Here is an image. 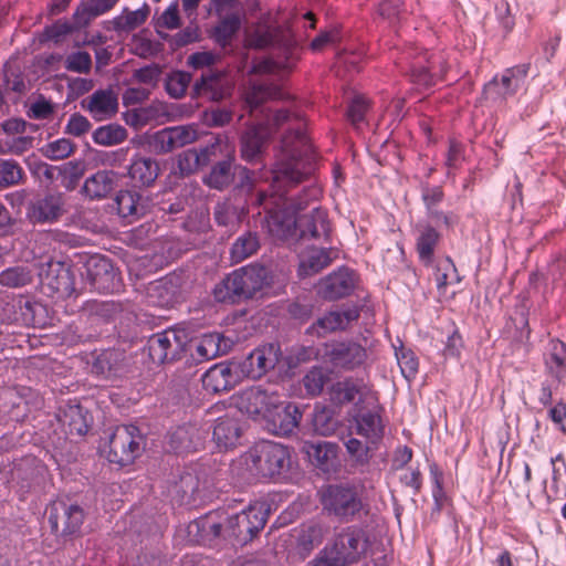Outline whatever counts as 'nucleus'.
Masks as SVG:
<instances>
[{"instance_id": "nucleus-1", "label": "nucleus", "mask_w": 566, "mask_h": 566, "mask_svg": "<svg viewBox=\"0 0 566 566\" xmlns=\"http://www.w3.org/2000/svg\"><path fill=\"white\" fill-rule=\"evenodd\" d=\"M291 465V450L287 447L273 441H263L233 461L231 470L248 481L262 479L279 481L286 476Z\"/></svg>"}, {"instance_id": "nucleus-2", "label": "nucleus", "mask_w": 566, "mask_h": 566, "mask_svg": "<svg viewBox=\"0 0 566 566\" xmlns=\"http://www.w3.org/2000/svg\"><path fill=\"white\" fill-rule=\"evenodd\" d=\"M218 139V155L210 164V170L202 177V182L210 189L222 191L234 185L232 197H248L254 192L253 171L235 163V151L222 135L213 136Z\"/></svg>"}, {"instance_id": "nucleus-3", "label": "nucleus", "mask_w": 566, "mask_h": 566, "mask_svg": "<svg viewBox=\"0 0 566 566\" xmlns=\"http://www.w3.org/2000/svg\"><path fill=\"white\" fill-rule=\"evenodd\" d=\"M281 145L284 158L274 170L273 182L283 196L291 188L307 180L313 174L314 166L312 163L305 164L303 160V156L308 150L307 137L303 130L287 132L283 135Z\"/></svg>"}, {"instance_id": "nucleus-4", "label": "nucleus", "mask_w": 566, "mask_h": 566, "mask_svg": "<svg viewBox=\"0 0 566 566\" xmlns=\"http://www.w3.org/2000/svg\"><path fill=\"white\" fill-rule=\"evenodd\" d=\"M273 283L271 271L261 264H249L227 274L212 289L216 302L240 304L253 298L258 292Z\"/></svg>"}, {"instance_id": "nucleus-5", "label": "nucleus", "mask_w": 566, "mask_h": 566, "mask_svg": "<svg viewBox=\"0 0 566 566\" xmlns=\"http://www.w3.org/2000/svg\"><path fill=\"white\" fill-rule=\"evenodd\" d=\"M370 542L367 532L350 525L336 533L334 538L311 562V566H350L367 553Z\"/></svg>"}, {"instance_id": "nucleus-6", "label": "nucleus", "mask_w": 566, "mask_h": 566, "mask_svg": "<svg viewBox=\"0 0 566 566\" xmlns=\"http://www.w3.org/2000/svg\"><path fill=\"white\" fill-rule=\"evenodd\" d=\"M323 512L339 523L360 520L368 513V504L364 500L363 490L349 482L327 484L318 491Z\"/></svg>"}, {"instance_id": "nucleus-7", "label": "nucleus", "mask_w": 566, "mask_h": 566, "mask_svg": "<svg viewBox=\"0 0 566 566\" xmlns=\"http://www.w3.org/2000/svg\"><path fill=\"white\" fill-rule=\"evenodd\" d=\"M189 332L186 328L174 327L150 335L143 350L156 365L176 363L187 356Z\"/></svg>"}, {"instance_id": "nucleus-8", "label": "nucleus", "mask_w": 566, "mask_h": 566, "mask_svg": "<svg viewBox=\"0 0 566 566\" xmlns=\"http://www.w3.org/2000/svg\"><path fill=\"white\" fill-rule=\"evenodd\" d=\"M145 446L146 439L139 427H115L109 437L106 458L111 463L126 467L142 455Z\"/></svg>"}, {"instance_id": "nucleus-9", "label": "nucleus", "mask_w": 566, "mask_h": 566, "mask_svg": "<svg viewBox=\"0 0 566 566\" xmlns=\"http://www.w3.org/2000/svg\"><path fill=\"white\" fill-rule=\"evenodd\" d=\"M38 275L42 293L49 297L65 300L76 293L75 272L67 262L50 260L42 264Z\"/></svg>"}, {"instance_id": "nucleus-10", "label": "nucleus", "mask_w": 566, "mask_h": 566, "mask_svg": "<svg viewBox=\"0 0 566 566\" xmlns=\"http://www.w3.org/2000/svg\"><path fill=\"white\" fill-rule=\"evenodd\" d=\"M83 280L93 291L98 293H114L122 286V276L112 260L105 255H91L84 263Z\"/></svg>"}, {"instance_id": "nucleus-11", "label": "nucleus", "mask_w": 566, "mask_h": 566, "mask_svg": "<svg viewBox=\"0 0 566 566\" xmlns=\"http://www.w3.org/2000/svg\"><path fill=\"white\" fill-rule=\"evenodd\" d=\"M280 346L269 343L254 348L242 358H232L240 379H260L279 363Z\"/></svg>"}, {"instance_id": "nucleus-12", "label": "nucleus", "mask_w": 566, "mask_h": 566, "mask_svg": "<svg viewBox=\"0 0 566 566\" xmlns=\"http://www.w3.org/2000/svg\"><path fill=\"white\" fill-rule=\"evenodd\" d=\"M266 514L260 505H250L248 509L232 516L226 514L224 536L233 537L245 544L264 527Z\"/></svg>"}, {"instance_id": "nucleus-13", "label": "nucleus", "mask_w": 566, "mask_h": 566, "mask_svg": "<svg viewBox=\"0 0 566 566\" xmlns=\"http://www.w3.org/2000/svg\"><path fill=\"white\" fill-rule=\"evenodd\" d=\"M357 282V273L353 269L342 265L321 277L314 289L319 298L334 302L352 295Z\"/></svg>"}, {"instance_id": "nucleus-14", "label": "nucleus", "mask_w": 566, "mask_h": 566, "mask_svg": "<svg viewBox=\"0 0 566 566\" xmlns=\"http://www.w3.org/2000/svg\"><path fill=\"white\" fill-rule=\"evenodd\" d=\"M65 197L62 192L38 195L25 205V219L33 226L52 224L65 213Z\"/></svg>"}, {"instance_id": "nucleus-15", "label": "nucleus", "mask_w": 566, "mask_h": 566, "mask_svg": "<svg viewBox=\"0 0 566 566\" xmlns=\"http://www.w3.org/2000/svg\"><path fill=\"white\" fill-rule=\"evenodd\" d=\"M195 125H178L165 127L148 137V145L157 155L171 153L198 139Z\"/></svg>"}, {"instance_id": "nucleus-16", "label": "nucleus", "mask_w": 566, "mask_h": 566, "mask_svg": "<svg viewBox=\"0 0 566 566\" xmlns=\"http://www.w3.org/2000/svg\"><path fill=\"white\" fill-rule=\"evenodd\" d=\"M85 520L83 507L66 502H55L50 507L48 522L56 535H74L81 531Z\"/></svg>"}, {"instance_id": "nucleus-17", "label": "nucleus", "mask_w": 566, "mask_h": 566, "mask_svg": "<svg viewBox=\"0 0 566 566\" xmlns=\"http://www.w3.org/2000/svg\"><path fill=\"white\" fill-rule=\"evenodd\" d=\"M189 344L187 355L189 354L192 364L198 365L227 354L233 342L221 333L214 332L203 334L198 338H192L189 335Z\"/></svg>"}, {"instance_id": "nucleus-18", "label": "nucleus", "mask_w": 566, "mask_h": 566, "mask_svg": "<svg viewBox=\"0 0 566 566\" xmlns=\"http://www.w3.org/2000/svg\"><path fill=\"white\" fill-rule=\"evenodd\" d=\"M233 84L228 80L224 72L208 69L195 82L190 96L191 98L206 96L212 102H221L231 96Z\"/></svg>"}, {"instance_id": "nucleus-19", "label": "nucleus", "mask_w": 566, "mask_h": 566, "mask_svg": "<svg viewBox=\"0 0 566 566\" xmlns=\"http://www.w3.org/2000/svg\"><path fill=\"white\" fill-rule=\"evenodd\" d=\"M359 315L360 307L357 304L344 305L342 311H331L318 317L306 328L305 334L318 338L325 337L329 333L346 329L352 322L359 318Z\"/></svg>"}, {"instance_id": "nucleus-20", "label": "nucleus", "mask_w": 566, "mask_h": 566, "mask_svg": "<svg viewBox=\"0 0 566 566\" xmlns=\"http://www.w3.org/2000/svg\"><path fill=\"white\" fill-rule=\"evenodd\" d=\"M325 355L334 367L346 370L361 366L367 358L365 347L354 340L334 342L327 346Z\"/></svg>"}, {"instance_id": "nucleus-21", "label": "nucleus", "mask_w": 566, "mask_h": 566, "mask_svg": "<svg viewBox=\"0 0 566 566\" xmlns=\"http://www.w3.org/2000/svg\"><path fill=\"white\" fill-rule=\"evenodd\" d=\"M150 302L163 308H171L184 301L182 279L175 273L168 274L154 283L148 289Z\"/></svg>"}, {"instance_id": "nucleus-22", "label": "nucleus", "mask_w": 566, "mask_h": 566, "mask_svg": "<svg viewBox=\"0 0 566 566\" xmlns=\"http://www.w3.org/2000/svg\"><path fill=\"white\" fill-rule=\"evenodd\" d=\"M266 195L263 192H252L248 197H233L234 202L218 203L213 210V218L218 226L227 227L234 220L241 221L249 213V206H261Z\"/></svg>"}, {"instance_id": "nucleus-23", "label": "nucleus", "mask_w": 566, "mask_h": 566, "mask_svg": "<svg viewBox=\"0 0 566 566\" xmlns=\"http://www.w3.org/2000/svg\"><path fill=\"white\" fill-rule=\"evenodd\" d=\"M226 528V512L216 510L207 513L206 515L189 523V534L196 535V541L199 544H210L221 535L224 536Z\"/></svg>"}, {"instance_id": "nucleus-24", "label": "nucleus", "mask_w": 566, "mask_h": 566, "mask_svg": "<svg viewBox=\"0 0 566 566\" xmlns=\"http://www.w3.org/2000/svg\"><path fill=\"white\" fill-rule=\"evenodd\" d=\"M216 150H219L218 139L211 138V140L199 149L190 148L181 151L177 156V168L182 177L190 176L197 170L209 166L213 157L218 155Z\"/></svg>"}, {"instance_id": "nucleus-25", "label": "nucleus", "mask_w": 566, "mask_h": 566, "mask_svg": "<svg viewBox=\"0 0 566 566\" xmlns=\"http://www.w3.org/2000/svg\"><path fill=\"white\" fill-rule=\"evenodd\" d=\"M271 138L270 130L261 122L247 125L240 137L242 158L248 163H255Z\"/></svg>"}, {"instance_id": "nucleus-26", "label": "nucleus", "mask_w": 566, "mask_h": 566, "mask_svg": "<svg viewBox=\"0 0 566 566\" xmlns=\"http://www.w3.org/2000/svg\"><path fill=\"white\" fill-rule=\"evenodd\" d=\"M233 365V359H231L209 368L202 376L203 388L213 394L231 390L240 380Z\"/></svg>"}, {"instance_id": "nucleus-27", "label": "nucleus", "mask_w": 566, "mask_h": 566, "mask_svg": "<svg viewBox=\"0 0 566 566\" xmlns=\"http://www.w3.org/2000/svg\"><path fill=\"white\" fill-rule=\"evenodd\" d=\"M297 242L301 240H317L328 237L331 228L327 212L322 208H314L310 213L296 216Z\"/></svg>"}, {"instance_id": "nucleus-28", "label": "nucleus", "mask_w": 566, "mask_h": 566, "mask_svg": "<svg viewBox=\"0 0 566 566\" xmlns=\"http://www.w3.org/2000/svg\"><path fill=\"white\" fill-rule=\"evenodd\" d=\"M382 407L371 392L360 394L347 411L348 421L354 424H381Z\"/></svg>"}, {"instance_id": "nucleus-29", "label": "nucleus", "mask_w": 566, "mask_h": 566, "mask_svg": "<svg viewBox=\"0 0 566 566\" xmlns=\"http://www.w3.org/2000/svg\"><path fill=\"white\" fill-rule=\"evenodd\" d=\"M126 370V354L116 348L102 350L92 364V373L106 379L120 377Z\"/></svg>"}, {"instance_id": "nucleus-30", "label": "nucleus", "mask_w": 566, "mask_h": 566, "mask_svg": "<svg viewBox=\"0 0 566 566\" xmlns=\"http://www.w3.org/2000/svg\"><path fill=\"white\" fill-rule=\"evenodd\" d=\"M305 451L311 462L323 473H336L339 468L338 446L336 443L323 441L317 443H307Z\"/></svg>"}, {"instance_id": "nucleus-31", "label": "nucleus", "mask_w": 566, "mask_h": 566, "mask_svg": "<svg viewBox=\"0 0 566 566\" xmlns=\"http://www.w3.org/2000/svg\"><path fill=\"white\" fill-rule=\"evenodd\" d=\"M113 208L122 218H140L148 211L149 201L136 190H119L114 198Z\"/></svg>"}, {"instance_id": "nucleus-32", "label": "nucleus", "mask_w": 566, "mask_h": 566, "mask_svg": "<svg viewBox=\"0 0 566 566\" xmlns=\"http://www.w3.org/2000/svg\"><path fill=\"white\" fill-rule=\"evenodd\" d=\"M119 181V176L114 170H98L86 178L82 191L90 199H102L107 197Z\"/></svg>"}, {"instance_id": "nucleus-33", "label": "nucleus", "mask_w": 566, "mask_h": 566, "mask_svg": "<svg viewBox=\"0 0 566 566\" xmlns=\"http://www.w3.org/2000/svg\"><path fill=\"white\" fill-rule=\"evenodd\" d=\"M297 219L293 212L276 211L270 214L268 228L270 233L279 240L297 242Z\"/></svg>"}, {"instance_id": "nucleus-34", "label": "nucleus", "mask_w": 566, "mask_h": 566, "mask_svg": "<svg viewBox=\"0 0 566 566\" xmlns=\"http://www.w3.org/2000/svg\"><path fill=\"white\" fill-rule=\"evenodd\" d=\"M86 101L82 102V107L86 108L93 114L97 120L102 119L98 115H104L105 118H111L118 111V98L113 90H97Z\"/></svg>"}, {"instance_id": "nucleus-35", "label": "nucleus", "mask_w": 566, "mask_h": 566, "mask_svg": "<svg viewBox=\"0 0 566 566\" xmlns=\"http://www.w3.org/2000/svg\"><path fill=\"white\" fill-rule=\"evenodd\" d=\"M160 168L156 159L135 155L128 168V175L142 187H150L157 179Z\"/></svg>"}, {"instance_id": "nucleus-36", "label": "nucleus", "mask_w": 566, "mask_h": 566, "mask_svg": "<svg viewBox=\"0 0 566 566\" xmlns=\"http://www.w3.org/2000/svg\"><path fill=\"white\" fill-rule=\"evenodd\" d=\"M333 250L327 248L312 249L303 256L298 264L297 275L305 279L317 274L325 268L329 266L335 255Z\"/></svg>"}, {"instance_id": "nucleus-37", "label": "nucleus", "mask_w": 566, "mask_h": 566, "mask_svg": "<svg viewBox=\"0 0 566 566\" xmlns=\"http://www.w3.org/2000/svg\"><path fill=\"white\" fill-rule=\"evenodd\" d=\"M150 13V8L144 3L142 8L130 11L128 8L123 10V14L105 22V29H113L116 32H132L144 24Z\"/></svg>"}, {"instance_id": "nucleus-38", "label": "nucleus", "mask_w": 566, "mask_h": 566, "mask_svg": "<svg viewBox=\"0 0 566 566\" xmlns=\"http://www.w3.org/2000/svg\"><path fill=\"white\" fill-rule=\"evenodd\" d=\"M544 363L547 373L557 381H563L566 378V344L557 338L552 339Z\"/></svg>"}, {"instance_id": "nucleus-39", "label": "nucleus", "mask_w": 566, "mask_h": 566, "mask_svg": "<svg viewBox=\"0 0 566 566\" xmlns=\"http://www.w3.org/2000/svg\"><path fill=\"white\" fill-rule=\"evenodd\" d=\"M219 22L213 27L211 38L221 48H227L239 33L242 25V17L234 11L219 17Z\"/></svg>"}, {"instance_id": "nucleus-40", "label": "nucleus", "mask_w": 566, "mask_h": 566, "mask_svg": "<svg viewBox=\"0 0 566 566\" xmlns=\"http://www.w3.org/2000/svg\"><path fill=\"white\" fill-rule=\"evenodd\" d=\"M325 528L319 523L304 524L297 532L295 549L305 559L324 539Z\"/></svg>"}, {"instance_id": "nucleus-41", "label": "nucleus", "mask_w": 566, "mask_h": 566, "mask_svg": "<svg viewBox=\"0 0 566 566\" xmlns=\"http://www.w3.org/2000/svg\"><path fill=\"white\" fill-rule=\"evenodd\" d=\"M87 310L91 314L103 318L105 322H112L124 314L133 313V304L127 300L93 301L87 304Z\"/></svg>"}, {"instance_id": "nucleus-42", "label": "nucleus", "mask_w": 566, "mask_h": 566, "mask_svg": "<svg viewBox=\"0 0 566 566\" xmlns=\"http://www.w3.org/2000/svg\"><path fill=\"white\" fill-rule=\"evenodd\" d=\"M34 270L29 264H15L0 271V285L8 289H22L33 283Z\"/></svg>"}, {"instance_id": "nucleus-43", "label": "nucleus", "mask_w": 566, "mask_h": 566, "mask_svg": "<svg viewBox=\"0 0 566 566\" xmlns=\"http://www.w3.org/2000/svg\"><path fill=\"white\" fill-rule=\"evenodd\" d=\"M363 387L352 377L338 380L331 386V401L336 406L355 402L360 394H365Z\"/></svg>"}, {"instance_id": "nucleus-44", "label": "nucleus", "mask_w": 566, "mask_h": 566, "mask_svg": "<svg viewBox=\"0 0 566 566\" xmlns=\"http://www.w3.org/2000/svg\"><path fill=\"white\" fill-rule=\"evenodd\" d=\"M441 238L440 232L431 224L419 226V235L416 242V250L419 259L424 263H431L434 249Z\"/></svg>"}, {"instance_id": "nucleus-45", "label": "nucleus", "mask_w": 566, "mask_h": 566, "mask_svg": "<svg viewBox=\"0 0 566 566\" xmlns=\"http://www.w3.org/2000/svg\"><path fill=\"white\" fill-rule=\"evenodd\" d=\"M128 137V130L118 123H109L97 127L92 139L95 144L112 147L124 143Z\"/></svg>"}, {"instance_id": "nucleus-46", "label": "nucleus", "mask_w": 566, "mask_h": 566, "mask_svg": "<svg viewBox=\"0 0 566 566\" xmlns=\"http://www.w3.org/2000/svg\"><path fill=\"white\" fill-rule=\"evenodd\" d=\"M284 93L274 84H254L247 93L245 103L251 112L259 109L269 99H281Z\"/></svg>"}, {"instance_id": "nucleus-47", "label": "nucleus", "mask_w": 566, "mask_h": 566, "mask_svg": "<svg viewBox=\"0 0 566 566\" xmlns=\"http://www.w3.org/2000/svg\"><path fill=\"white\" fill-rule=\"evenodd\" d=\"M56 419L60 424H92L93 422L92 413L77 402L60 407Z\"/></svg>"}, {"instance_id": "nucleus-48", "label": "nucleus", "mask_w": 566, "mask_h": 566, "mask_svg": "<svg viewBox=\"0 0 566 566\" xmlns=\"http://www.w3.org/2000/svg\"><path fill=\"white\" fill-rule=\"evenodd\" d=\"M260 248V240L256 232L247 231L237 240L231 247V260L233 262H241L244 259L254 254Z\"/></svg>"}, {"instance_id": "nucleus-49", "label": "nucleus", "mask_w": 566, "mask_h": 566, "mask_svg": "<svg viewBox=\"0 0 566 566\" xmlns=\"http://www.w3.org/2000/svg\"><path fill=\"white\" fill-rule=\"evenodd\" d=\"M242 427H213L212 440L219 451H228L241 444Z\"/></svg>"}, {"instance_id": "nucleus-50", "label": "nucleus", "mask_w": 566, "mask_h": 566, "mask_svg": "<svg viewBox=\"0 0 566 566\" xmlns=\"http://www.w3.org/2000/svg\"><path fill=\"white\" fill-rule=\"evenodd\" d=\"M76 145L69 138H60L43 145L39 151L50 160H63L74 154Z\"/></svg>"}, {"instance_id": "nucleus-51", "label": "nucleus", "mask_w": 566, "mask_h": 566, "mask_svg": "<svg viewBox=\"0 0 566 566\" xmlns=\"http://www.w3.org/2000/svg\"><path fill=\"white\" fill-rule=\"evenodd\" d=\"M316 356V350L313 346H292L286 355L283 357V361L291 374L295 373L303 364L311 361Z\"/></svg>"}, {"instance_id": "nucleus-52", "label": "nucleus", "mask_w": 566, "mask_h": 566, "mask_svg": "<svg viewBox=\"0 0 566 566\" xmlns=\"http://www.w3.org/2000/svg\"><path fill=\"white\" fill-rule=\"evenodd\" d=\"M84 175V166L81 161H67L59 167L57 179H61V186L66 190H74Z\"/></svg>"}, {"instance_id": "nucleus-53", "label": "nucleus", "mask_w": 566, "mask_h": 566, "mask_svg": "<svg viewBox=\"0 0 566 566\" xmlns=\"http://www.w3.org/2000/svg\"><path fill=\"white\" fill-rule=\"evenodd\" d=\"M74 22L66 19H59L54 23L46 25L41 34L40 42L52 41L55 44L62 42L63 38L78 32Z\"/></svg>"}, {"instance_id": "nucleus-54", "label": "nucleus", "mask_w": 566, "mask_h": 566, "mask_svg": "<svg viewBox=\"0 0 566 566\" xmlns=\"http://www.w3.org/2000/svg\"><path fill=\"white\" fill-rule=\"evenodd\" d=\"M191 80L192 76L189 72L174 71L166 78L165 90L170 97L181 98L185 96Z\"/></svg>"}, {"instance_id": "nucleus-55", "label": "nucleus", "mask_w": 566, "mask_h": 566, "mask_svg": "<svg viewBox=\"0 0 566 566\" xmlns=\"http://www.w3.org/2000/svg\"><path fill=\"white\" fill-rule=\"evenodd\" d=\"M245 400L247 406L245 410L247 413L251 417L252 420L256 421L259 416H262L265 418V411H268L266 408V400L268 395L265 390L261 388H252L250 391L245 394Z\"/></svg>"}, {"instance_id": "nucleus-56", "label": "nucleus", "mask_w": 566, "mask_h": 566, "mask_svg": "<svg viewBox=\"0 0 566 566\" xmlns=\"http://www.w3.org/2000/svg\"><path fill=\"white\" fill-rule=\"evenodd\" d=\"M436 282L437 289L440 292H444L448 284L460 282L458 270L451 258L448 256L438 263L436 269Z\"/></svg>"}, {"instance_id": "nucleus-57", "label": "nucleus", "mask_w": 566, "mask_h": 566, "mask_svg": "<svg viewBox=\"0 0 566 566\" xmlns=\"http://www.w3.org/2000/svg\"><path fill=\"white\" fill-rule=\"evenodd\" d=\"M396 358L405 378L411 379L418 373L419 361L416 354L401 345L396 348Z\"/></svg>"}, {"instance_id": "nucleus-58", "label": "nucleus", "mask_w": 566, "mask_h": 566, "mask_svg": "<svg viewBox=\"0 0 566 566\" xmlns=\"http://www.w3.org/2000/svg\"><path fill=\"white\" fill-rule=\"evenodd\" d=\"M99 17L97 10L93 6L90 0H82L75 8L72 20L74 22V27H76L77 31H81L87 28L91 22Z\"/></svg>"}, {"instance_id": "nucleus-59", "label": "nucleus", "mask_w": 566, "mask_h": 566, "mask_svg": "<svg viewBox=\"0 0 566 566\" xmlns=\"http://www.w3.org/2000/svg\"><path fill=\"white\" fill-rule=\"evenodd\" d=\"M99 17L97 10L93 6L90 0H82L75 8L72 20L74 22V27H76L77 31H81L87 28L91 22Z\"/></svg>"}, {"instance_id": "nucleus-60", "label": "nucleus", "mask_w": 566, "mask_h": 566, "mask_svg": "<svg viewBox=\"0 0 566 566\" xmlns=\"http://www.w3.org/2000/svg\"><path fill=\"white\" fill-rule=\"evenodd\" d=\"M23 176V169L15 160H0V186L9 187L15 185Z\"/></svg>"}, {"instance_id": "nucleus-61", "label": "nucleus", "mask_w": 566, "mask_h": 566, "mask_svg": "<svg viewBox=\"0 0 566 566\" xmlns=\"http://www.w3.org/2000/svg\"><path fill=\"white\" fill-rule=\"evenodd\" d=\"M327 376L325 375L322 367L314 366L306 373L303 377L304 388L310 396H318L324 388L325 382L327 381Z\"/></svg>"}, {"instance_id": "nucleus-62", "label": "nucleus", "mask_w": 566, "mask_h": 566, "mask_svg": "<svg viewBox=\"0 0 566 566\" xmlns=\"http://www.w3.org/2000/svg\"><path fill=\"white\" fill-rule=\"evenodd\" d=\"M304 410L296 402H284L275 406V413L279 417V424H300Z\"/></svg>"}, {"instance_id": "nucleus-63", "label": "nucleus", "mask_w": 566, "mask_h": 566, "mask_svg": "<svg viewBox=\"0 0 566 566\" xmlns=\"http://www.w3.org/2000/svg\"><path fill=\"white\" fill-rule=\"evenodd\" d=\"M262 119L260 120L270 134L273 136L277 130L290 120L291 113L289 109L281 108L272 113L270 109H262Z\"/></svg>"}, {"instance_id": "nucleus-64", "label": "nucleus", "mask_w": 566, "mask_h": 566, "mask_svg": "<svg viewBox=\"0 0 566 566\" xmlns=\"http://www.w3.org/2000/svg\"><path fill=\"white\" fill-rule=\"evenodd\" d=\"M65 69L71 72L88 74L92 69V57L86 51H76L66 56Z\"/></svg>"}]
</instances>
